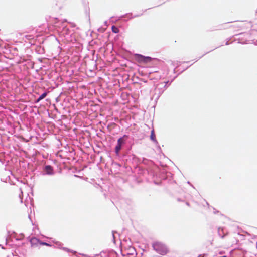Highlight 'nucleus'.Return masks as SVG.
Masks as SVG:
<instances>
[{
  "label": "nucleus",
  "mask_w": 257,
  "mask_h": 257,
  "mask_svg": "<svg viewBox=\"0 0 257 257\" xmlns=\"http://www.w3.org/2000/svg\"><path fill=\"white\" fill-rule=\"evenodd\" d=\"M152 247L154 250L162 255H166L168 252V249L167 246L159 241L153 242L152 243Z\"/></svg>",
  "instance_id": "nucleus-1"
},
{
  "label": "nucleus",
  "mask_w": 257,
  "mask_h": 257,
  "mask_svg": "<svg viewBox=\"0 0 257 257\" xmlns=\"http://www.w3.org/2000/svg\"><path fill=\"white\" fill-rule=\"evenodd\" d=\"M137 58L140 62H144L145 63L150 62L152 60V58L150 57H145L141 55H137Z\"/></svg>",
  "instance_id": "nucleus-2"
},
{
  "label": "nucleus",
  "mask_w": 257,
  "mask_h": 257,
  "mask_svg": "<svg viewBox=\"0 0 257 257\" xmlns=\"http://www.w3.org/2000/svg\"><path fill=\"white\" fill-rule=\"evenodd\" d=\"M125 138H127V137L126 135L123 136L122 137L118 139L117 141V144H119L120 146H122L125 143Z\"/></svg>",
  "instance_id": "nucleus-3"
},
{
  "label": "nucleus",
  "mask_w": 257,
  "mask_h": 257,
  "mask_svg": "<svg viewBox=\"0 0 257 257\" xmlns=\"http://www.w3.org/2000/svg\"><path fill=\"white\" fill-rule=\"evenodd\" d=\"M46 170L48 174H52L53 173V169L52 167L51 166H46Z\"/></svg>",
  "instance_id": "nucleus-4"
},
{
  "label": "nucleus",
  "mask_w": 257,
  "mask_h": 257,
  "mask_svg": "<svg viewBox=\"0 0 257 257\" xmlns=\"http://www.w3.org/2000/svg\"><path fill=\"white\" fill-rule=\"evenodd\" d=\"M150 138H151V139L152 141H153L154 142L156 141L155 134V132H154V129H153L151 131Z\"/></svg>",
  "instance_id": "nucleus-5"
},
{
  "label": "nucleus",
  "mask_w": 257,
  "mask_h": 257,
  "mask_svg": "<svg viewBox=\"0 0 257 257\" xmlns=\"http://www.w3.org/2000/svg\"><path fill=\"white\" fill-rule=\"evenodd\" d=\"M47 95V93L46 92H45V93H43V94H42L38 98L37 100V102H39L40 101V100H42L43 99H44Z\"/></svg>",
  "instance_id": "nucleus-6"
},
{
  "label": "nucleus",
  "mask_w": 257,
  "mask_h": 257,
  "mask_svg": "<svg viewBox=\"0 0 257 257\" xmlns=\"http://www.w3.org/2000/svg\"><path fill=\"white\" fill-rule=\"evenodd\" d=\"M121 146H120L119 144H117V145L115 147V152L117 154L119 153V152L121 150Z\"/></svg>",
  "instance_id": "nucleus-7"
},
{
  "label": "nucleus",
  "mask_w": 257,
  "mask_h": 257,
  "mask_svg": "<svg viewBox=\"0 0 257 257\" xmlns=\"http://www.w3.org/2000/svg\"><path fill=\"white\" fill-rule=\"evenodd\" d=\"M111 29L113 32L115 33H117L119 32V29L117 27H115V26H112L111 27Z\"/></svg>",
  "instance_id": "nucleus-8"
},
{
  "label": "nucleus",
  "mask_w": 257,
  "mask_h": 257,
  "mask_svg": "<svg viewBox=\"0 0 257 257\" xmlns=\"http://www.w3.org/2000/svg\"><path fill=\"white\" fill-rule=\"evenodd\" d=\"M129 249L130 250L131 254H133L134 252H135V249L134 247H130Z\"/></svg>",
  "instance_id": "nucleus-9"
},
{
  "label": "nucleus",
  "mask_w": 257,
  "mask_h": 257,
  "mask_svg": "<svg viewBox=\"0 0 257 257\" xmlns=\"http://www.w3.org/2000/svg\"><path fill=\"white\" fill-rule=\"evenodd\" d=\"M43 244L46 245H48V244L46 243H43Z\"/></svg>",
  "instance_id": "nucleus-10"
}]
</instances>
